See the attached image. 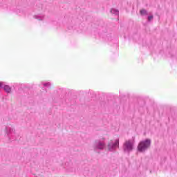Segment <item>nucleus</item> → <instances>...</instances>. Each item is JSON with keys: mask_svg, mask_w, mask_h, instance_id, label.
Wrapping results in <instances>:
<instances>
[{"mask_svg": "<svg viewBox=\"0 0 177 177\" xmlns=\"http://www.w3.org/2000/svg\"><path fill=\"white\" fill-rule=\"evenodd\" d=\"M104 147H106V145L104 144V142L101 141L100 140H95L93 144V149L95 151H97V150H103Z\"/></svg>", "mask_w": 177, "mask_h": 177, "instance_id": "nucleus-5", "label": "nucleus"}, {"mask_svg": "<svg viewBox=\"0 0 177 177\" xmlns=\"http://www.w3.org/2000/svg\"><path fill=\"white\" fill-rule=\"evenodd\" d=\"M153 15H149V16H148V17H147V21H151V20H153Z\"/></svg>", "mask_w": 177, "mask_h": 177, "instance_id": "nucleus-12", "label": "nucleus"}, {"mask_svg": "<svg viewBox=\"0 0 177 177\" xmlns=\"http://www.w3.org/2000/svg\"><path fill=\"white\" fill-rule=\"evenodd\" d=\"M64 168L66 169L68 172H75V169L73 166V163L71 162H66Z\"/></svg>", "mask_w": 177, "mask_h": 177, "instance_id": "nucleus-6", "label": "nucleus"}, {"mask_svg": "<svg viewBox=\"0 0 177 177\" xmlns=\"http://www.w3.org/2000/svg\"><path fill=\"white\" fill-rule=\"evenodd\" d=\"M35 19H37V20H44L45 19V15H38L34 16Z\"/></svg>", "mask_w": 177, "mask_h": 177, "instance_id": "nucleus-8", "label": "nucleus"}, {"mask_svg": "<svg viewBox=\"0 0 177 177\" xmlns=\"http://www.w3.org/2000/svg\"><path fill=\"white\" fill-rule=\"evenodd\" d=\"M151 146V140L146 139L141 141L138 146V150L140 153H145L146 150H148L149 148Z\"/></svg>", "mask_w": 177, "mask_h": 177, "instance_id": "nucleus-2", "label": "nucleus"}, {"mask_svg": "<svg viewBox=\"0 0 177 177\" xmlns=\"http://www.w3.org/2000/svg\"><path fill=\"white\" fill-rule=\"evenodd\" d=\"M123 150L124 153H131L133 150V140H129L125 141L123 145Z\"/></svg>", "mask_w": 177, "mask_h": 177, "instance_id": "nucleus-3", "label": "nucleus"}, {"mask_svg": "<svg viewBox=\"0 0 177 177\" xmlns=\"http://www.w3.org/2000/svg\"><path fill=\"white\" fill-rule=\"evenodd\" d=\"M2 88L7 93H10V92H12V88H10V86L3 84V82H0V88Z\"/></svg>", "mask_w": 177, "mask_h": 177, "instance_id": "nucleus-7", "label": "nucleus"}, {"mask_svg": "<svg viewBox=\"0 0 177 177\" xmlns=\"http://www.w3.org/2000/svg\"><path fill=\"white\" fill-rule=\"evenodd\" d=\"M41 84L45 88H50V82H41Z\"/></svg>", "mask_w": 177, "mask_h": 177, "instance_id": "nucleus-10", "label": "nucleus"}, {"mask_svg": "<svg viewBox=\"0 0 177 177\" xmlns=\"http://www.w3.org/2000/svg\"><path fill=\"white\" fill-rule=\"evenodd\" d=\"M111 13H112L113 15H115L116 16H118L120 11H118V10L115 8H111Z\"/></svg>", "mask_w": 177, "mask_h": 177, "instance_id": "nucleus-9", "label": "nucleus"}, {"mask_svg": "<svg viewBox=\"0 0 177 177\" xmlns=\"http://www.w3.org/2000/svg\"><path fill=\"white\" fill-rule=\"evenodd\" d=\"M118 147H120V140L118 139L115 140L114 142L111 140L107 145L109 151H115V149Z\"/></svg>", "mask_w": 177, "mask_h": 177, "instance_id": "nucleus-4", "label": "nucleus"}, {"mask_svg": "<svg viewBox=\"0 0 177 177\" xmlns=\"http://www.w3.org/2000/svg\"><path fill=\"white\" fill-rule=\"evenodd\" d=\"M5 132L9 142L17 140V138H19V134L16 133V129H15L13 127H10L8 126L6 127Z\"/></svg>", "mask_w": 177, "mask_h": 177, "instance_id": "nucleus-1", "label": "nucleus"}, {"mask_svg": "<svg viewBox=\"0 0 177 177\" xmlns=\"http://www.w3.org/2000/svg\"><path fill=\"white\" fill-rule=\"evenodd\" d=\"M140 15H142V16H147V10H141L140 11Z\"/></svg>", "mask_w": 177, "mask_h": 177, "instance_id": "nucleus-11", "label": "nucleus"}]
</instances>
